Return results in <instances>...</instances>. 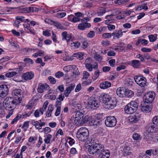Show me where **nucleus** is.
I'll return each instance as SVG.
<instances>
[{
    "label": "nucleus",
    "mask_w": 158,
    "mask_h": 158,
    "mask_svg": "<svg viewBox=\"0 0 158 158\" xmlns=\"http://www.w3.org/2000/svg\"><path fill=\"white\" fill-rule=\"evenodd\" d=\"M91 144L88 149L90 154L96 155L100 154L102 152L103 147L101 144L96 143L95 142H93Z\"/></svg>",
    "instance_id": "1"
},
{
    "label": "nucleus",
    "mask_w": 158,
    "mask_h": 158,
    "mask_svg": "<svg viewBox=\"0 0 158 158\" xmlns=\"http://www.w3.org/2000/svg\"><path fill=\"white\" fill-rule=\"evenodd\" d=\"M89 132L88 129L85 127L80 128L77 133V139L81 142H85L89 137Z\"/></svg>",
    "instance_id": "2"
},
{
    "label": "nucleus",
    "mask_w": 158,
    "mask_h": 158,
    "mask_svg": "<svg viewBox=\"0 0 158 158\" xmlns=\"http://www.w3.org/2000/svg\"><path fill=\"white\" fill-rule=\"evenodd\" d=\"M138 106V103L135 101H131L125 107L124 111L127 114L133 113L137 110Z\"/></svg>",
    "instance_id": "3"
},
{
    "label": "nucleus",
    "mask_w": 158,
    "mask_h": 158,
    "mask_svg": "<svg viewBox=\"0 0 158 158\" xmlns=\"http://www.w3.org/2000/svg\"><path fill=\"white\" fill-rule=\"evenodd\" d=\"M19 104V102H16L15 100H12L11 98L7 97L3 101V106L7 110L14 107V105Z\"/></svg>",
    "instance_id": "4"
},
{
    "label": "nucleus",
    "mask_w": 158,
    "mask_h": 158,
    "mask_svg": "<svg viewBox=\"0 0 158 158\" xmlns=\"http://www.w3.org/2000/svg\"><path fill=\"white\" fill-rule=\"evenodd\" d=\"M155 97V93L152 91L146 93L143 97V102L151 104Z\"/></svg>",
    "instance_id": "5"
},
{
    "label": "nucleus",
    "mask_w": 158,
    "mask_h": 158,
    "mask_svg": "<svg viewBox=\"0 0 158 158\" xmlns=\"http://www.w3.org/2000/svg\"><path fill=\"white\" fill-rule=\"evenodd\" d=\"M12 94L17 97H15V99L14 100L16 102H19V104L21 102L22 98H23V94L22 91L20 89H16L13 90Z\"/></svg>",
    "instance_id": "6"
},
{
    "label": "nucleus",
    "mask_w": 158,
    "mask_h": 158,
    "mask_svg": "<svg viewBox=\"0 0 158 158\" xmlns=\"http://www.w3.org/2000/svg\"><path fill=\"white\" fill-rule=\"evenodd\" d=\"M134 79L137 84L141 87L145 86L146 83V79L143 77L135 76Z\"/></svg>",
    "instance_id": "7"
},
{
    "label": "nucleus",
    "mask_w": 158,
    "mask_h": 158,
    "mask_svg": "<svg viewBox=\"0 0 158 158\" xmlns=\"http://www.w3.org/2000/svg\"><path fill=\"white\" fill-rule=\"evenodd\" d=\"M152 107L151 104L143 102L141 104V110L144 113H148L151 110Z\"/></svg>",
    "instance_id": "8"
},
{
    "label": "nucleus",
    "mask_w": 158,
    "mask_h": 158,
    "mask_svg": "<svg viewBox=\"0 0 158 158\" xmlns=\"http://www.w3.org/2000/svg\"><path fill=\"white\" fill-rule=\"evenodd\" d=\"M8 88L6 85L0 86V97L3 98L6 96L8 93Z\"/></svg>",
    "instance_id": "9"
},
{
    "label": "nucleus",
    "mask_w": 158,
    "mask_h": 158,
    "mask_svg": "<svg viewBox=\"0 0 158 158\" xmlns=\"http://www.w3.org/2000/svg\"><path fill=\"white\" fill-rule=\"evenodd\" d=\"M140 118V115L139 114L135 113L130 116L128 118V119L131 123H136Z\"/></svg>",
    "instance_id": "10"
},
{
    "label": "nucleus",
    "mask_w": 158,
    "mask_h": 158,
    "mask_svg": "<svg viewBox=\"0 0 158 158\" xmlns=\"http://www.w3.org/2000/svg\"><path fill=\"white\" fill-rule=\"evenodd\" d=\"M99 99L102 100V102L106 105L105 107H108V102H109V94L105 93H102L99 97Z\"/></svg>",
    "instance_id": "11"
},
{
    "label": "nucleus",
    "mask_w": 158,
    "mask_h": 158,
    "mask_svg": "<svg viewBox=\"0 0 158 158\" xmlns=\"http://www.w3.org/2000/svg\"><path fill=\"white\" fill-rule=\"evenodd\" d=\"M49 86L46 84H43L41 83L39 84L37 88V91L38 93H41L43 92L44 90H47L49 89Z\"/></svg>",
    "instance_id": "12"
},
{
    "label": "nucleus",
    "mask_w": 158,
    "mask_h": 158,
    "mask_svg": "<svg viewBox=\"0 0 158 158\" xmlns=\"http://www.w3.org/2000/svg\"><path fill=\"white\" fill-rule=\"evenodd\" d=\"M34 77V74L32 72H27L22 75V78L26 81L32 79Z\"/></svg>",
    "instance_id": "13"
},
{
    "label": "nucleus",
    "mask_w": 158,
    "mask_h": 158,
    "mask_svg": "<svg viewBox=\"0 0 158 158\" xmlns=\"http://www.w3.org/2000/svg\"><path fill=\"white\" fill-rule=\"evenodd\" d=\"M117 101L115 98L111 97L109 98V110H112L117 105Z\"/></svg>",
    "instance_id": "14"
},
{
    "label": "nucleus",
    "mask_w": 158,
    "mask_h": 158,
    "mask_svg": "<svg viewBox=\"0 0 158 158\" xmlns=\"http://www.w3.org/2000/svg\"><path fill=\"white\" fill-rule=\"evenodd\" d=\"M45 21L48 23L52 25H54L58 28H60L62 29L63 27L61 24L57 22L52 21L50 19H46L45 20Z\"/></svg>",
    "instance_id": "15"
},
{
    "label": "nucleus",
    "mask_w": 158,
    "mask_h": 158,
    "mask_svg": "<svg viewBox=\"0 0 158 158\" xmlns=\"http://www.w3.org/2000/svg\"><path fill=\"white\" fill-rule=\"evenodd\" d=\"M75 87V85L71 84L69 85V86L66 88L64 93V94L66 97H68L69 94L70 93L72 90L74 89Z\"/></svg>",
    "instance_id": "16"
},
{
    "label": "nucleus",
    "mask_w": 158,
    "mask_h": 158,
    "mask_svg": "<svg viewBox=\"0 0 158 158\" xmlns=\"http://www.w3.org/2000/svg\"><path fill=\"white\" fill-rule=\"evenodd\" d=\"M88 105L92 109H94V108L98 107L99 106V103L94 98L93 100H91L88 103Z\"/></svg>",
    "instance_id": "17"
},
{
    "label": "nucleus",
    "mask_w": 158,
    "mask_h": 158,
    "mask_svg": "<svg viewBox=\"0 0 158 158\" xmlns=\"http://www.w3.org/2000/svg\"><path fill=\"white\" fill-rule=\"evenodd\" d=\"M123 33L122 30H119L117 33H113L112 34L109 33V38L112 36H113L114 39H118L123 35Z\"/></svg>",
    "instance_id": "18"
},
{
    "label": "nucleus",
    "mask_w": 158,
    "mask_h": 158,
    "mask_svg": "<svg viewBox=\"0 0 158 158\" xmlns=\"http://www.w3.org/2000/svg\"><path fill=\"white\" fill-rule=\"evenodd\" d=\"M110 12L111 13L109 15V19H111V20H114L115 18V16L119 13V11L116 9L109 10Z\"/></svg>",
    "instance_id": "19"
},
{
    "label": "nucleus",
    "mask_w": 158,
    "mask_h": 158,
    "mask_svg": "<svg viewBox=\"0 0 158 158\" xmlns=\"http://www.w3.org/2000/svg\"><path fill=\"white\" fill-rule=\"evenodd\" d=\"M83 117V115L82 113L80 112H77L75 114V118L74 123L75 124H77L78 123H79L81 119Z\"/></svg>",
    "instance_id": "20"
},
{
    "label": "nucleus",
    "mask_w": 158,
    "mask_h": 158,
    "mask_svg": "<svg viewBox=\"0 0 158 158\" xmlns=\"http://www.w3.org/2000/svg\"><path fill=\"white\" fill-rule=\"evenodd\" d=\"M91 25L89 23L83 22L79 24L78 26V28L81 30H84L85 29L90 27Z\"/></svg>",
    "instance_id": "21"
},
{
    "label": "nucleus",
    "mask_w": 158,
    "mask_h": 158,
    "mask_svg": "<svg viewBox=\"0 0 158 158\" xmlns=\"http://www.w3.org/2000/svg\"><path fill=\"white\" fill-rule=\"evenodd\" d=\"M116 118L114 116H109V127L115 126L116 125Z\"/></svg>",
    "instance_id": "22"
},
{
    "label": "nucleus",
    "mask_w": 158,
    "mask_h": 158,
    "mask_svg": "<svg viewBox=\"0 0 158 158\" xmlns=\"http://www.w3.org/2000/svg\"><path fill=\"white\" fill-rule=\"evenodd\" d=\"M62 35L63 36L62 40H66L67 42H68L70 40L71 38V35L70 34H67L66 31H64L62 33Z\"/></svg>",
    "instance_id": "23"
},
{
    "label": "nucleus",
    "mask_w": 158,
    "mask_h": 158,
    "mask_svg": "<svg viewBox=\"0 0 158 158\" xmlns=\"http://www.w3.org/2000/svg\"><path fill=\"white\" fill-rule=\"evenodd\" d=\"M129 1V0H109V3L110 4L114 3L115 4L120 5L127 3Z\"/></svg>",
    "instance_id": "24"
},
{
    "label": "nucleus",
    "mask_w": 158,
    "mask_h": 158,
    "mask_svg": "<svg viewBox=\"0 0 158 158\" xmlns=\"http://www.w3.org/2000/svg\"><path fill=\"white\" fill-rule=\"evenodd\" d=\"M134 95V92L128 89L125 90L124 95L126 97L131 98Z\"/></svg>",
    "instance_id": "25"
},
{
    "label": "nucleus",
    "mask_w": 158,
    "mask_h": 158,
    "mask_svg": "<svg viewBox=\"0 0 158 158\" xmlns=\"http://www.w3.org/2000/svg\"><path fill=\"white\" fill-rule=\"evenodd\" d=\"M157 128L156 126L152 124H149L148 125V132L153 133L157 131Z\"/></svg>",
    "instance_id": "26"
},
{
    "label": "nucleus",
    "mask_w": 158,
    "mask_h": 158,
    "mask_svg": "<svg viewBox=\"0 0 158 158\" xmlns=\"http://www.w3.org/2000/svg\"><path fill=\"white\" fill-rule=\"evenodd\" d=\"M131 153L130 147L127 146L124 148L123 149V154L124 156H127L130 155Z\"/></svg>",
    "instance_id": "27"
},
{
    "label": "nucleus",
    "mask_w": 158,
    "mask_h": 158,
    "mask_svg": "<svg viewBox=\"0 0 158 158\" xmlns=\"http://www.w3.org/2000/svg\"><path fill=\"white\" fill-rule=\"evenodd\" d=\"M99 157L100 158H109V150H103L100 154Z\"/></svg>",
    "instance_id": "28"
},
{
    "label": "nucleus",
    "mask_w": 158,
    "mask_h": 158,
    "mask_svg": "<svg viewBox=\"0 0 158 158\" xmlns=\"http://www.w3.org/2000/svg\"><path fill=\"white\" fill-rule=\"evenodd\" d=\"M90 59V58H87L85 61V62L86 63L85 64V67L89 71H92L93 69V67L92 65L90 63H89L88 62L89 61Z\"/></svg>",
    "instance_id": "29"
},
{
    "label": "nucleus",
    "mask_w": 158,
    "mask_h": 158,
    "mask_svg": "<svg viewBox=\"0 0 158 158\" xmlns=\"http://www.w3.org/2000/svg\"><path fill=\"white\" fill-rule=\"evenodd\" d=\"M100 88L103 89H107L109 87V82L108 81H105L101 83L100 84Z\"/></svg>",
    "instance_id": "30"
},
{
    "label": "nucleus",
    "mask_w": 158,
    "mask_h": 158,
    "mask_svg": "<svg viewBox=\"0 0 158 158\" xmlns=\"http://www.w3.org/2000/svg\"><path fill=\"white\" fill-rule=\"evenodd\" d=\"M84 55V54L83 53L78 52L74 54L73 56L76 57L77 59L79 60H82L83 58Z\"/></svg>",
    "instance_id": "31"
},
{
    "label": "nucleus",
    "mask_w": 158,
    "mask_h": 158,
    "mask_svg": "<svg viewBox=\"0 0 158 158\" xmlns=\"http://www.w3.org/2000/svg\"><path fill=\"white\" fill-rule=\"evenodd\" d=\"M140 65L139 60H133L132 62L131 65L134 68H138Z\"/></svg>",
    "instance_id": "32"
},
{
    "label": "nucleus",
    "mask_w": 158,
    "mask_h": 158,
    "mask_svg": "<svg viewBox=\"0 0 158 158\" xmlns=\"http://www.w3.org/2000/svg\"><path fill=\"white\" fill-rule=\"evenodd\" d=\"M45 138L44 139V141L45 143L48 144L50 143L51 139L52 137V135L50 134L46 135L45 136Z\"/></svg>",
    "instance_id": "33"
},
{
    "label": "nucleus",
    "mask_w": 158,
    "mask_h": 158,
    "mask_svg": "<svg viewBox=\"0 0 158 158\" xmlns=\"http://www.w3.org/2000/svg\"><path fill=\"white\" fill-rule=\"evenodd\" d=\"M124 91L122 90L120 88H119L117 89L116 93L119 97H123V93L124 94Z\"/></svg>",
    "instance_id": "34"
},
{
    "label": "nucleus",
    "mask_w": 158,
    "mask_h": 158,
    "mask_svg": "<svg viewBox=\"0 0 158 158\" xmlns=\"http://www.w3.org/2000/svg\"><path fill=\"white\" fill-rule=\"evenodd\" d=\"M32 124L35 126V128L38 129H41L40 124L37 121L33 120L32 121Z\"/></svg>",
    "instance_id": "35"
},
{
    "label": "nucleus",
    "mask_w": 158,
    "mask_h": 158,
    "mask_svg": "<svg viewBox=\"0 0 158 158\" xmlns=\"http://www.w3.org/2000/svg\"><path fill=\"white\" fill-rule=\"evenodd\" d=\"M72 68L73 70V74L76 75H79L80 74V73L79 72L78 68L75 65H72Z\"/></svg>",
    "instance_id": "36"
},
{
    "label": "nucleus",
    "mask_w": 158,
    "mask_h": 158,
    "mask_svg": "<svg viewBox=\"0 0 158 158\" xmlns=\"http://www.w3.org/2000/svg\"><path fill=\"white\" fill-rule=\"evenodd\" d=\"M24 134L22 133V134L19 135H18L16 138L15 140V143H18L21 141L22 137L24 136Z\"/></svg>",
    "instance_id": "37"
},
{
    "label": "nucleus",
    "mask_w": 158,
    "mask_h": 158,
    "mask_svg": "<svg viewBox=\"0 0 158 158\" xmlns=\"http://www.w3.org/2000/svg\"><path fill=\"white\" fill-rule=\"evenodd\" d=\"M18 73L15 72H11L6 73V76L7 77H12L16 75Z\"/></svg>",
    "instance_id": "38"
},
{
    "label": "nucleus",
    "mask_w": 158,
    "mask_h": 158,
    "mask_svg": "<svg viewBox=\"0 0 158 158\" xmlns=\"http://www.w3.org/2000/svg\"><path fill=\"white\" fill-rule=\"evenodd\" d=\"M105 12V9L104 8H102L98 10L97 14L98 16H101L103 15Z\"/></svg>",
    "instance_id": "39"
},
{
    "label": "nucleus",
    "mask_w": 158,
    "mask_h": 158,
    "mask_svg": "<svg viewBox=\"0 0 158 158\" xmlns=\"http://www.w3.org/2000/svg\"><path fill=\"white\" fill-rule=\"evenodd\" d=\"M100 73V71L99 70H97L94 72V75L93 77V78L94 80H96L97 79Z\"/></svg>",
    "instance_id": "40"
},
{
    "label": "nucleus",
    "mask_w": 158,
    "mask_h": 158,
    "mask_svg": "<svg viewBox=\"0 0 158 158\" xmlns=\"http://www.w3.org/2000/svg\"><path fill=\"white\" fill-rule=\"evenodd\" d=\"M80 43L78 41H76L71 43V45L72 47H74L75 48H78L80 45Z\"/></svg>",
    "instance_id": "41"
},
{
    "label": "nucleus",
    "mask_w": 158,
    "mask_h": 158,
    "mask_svg": "<svg viewBox=\"0 0 158 158\" xmlns=\"http://www.w3.org/2000/svg\"><path fill=\"white\" fill-rule=\"evenodd\" d=\"M94 57L98 61H100L102 59V57L100 55L96 53L94 54Z\"/></svg>",
    "instance_id": "42"
},
{
    "label": "nucleus",
    "mask_w": 158,
    "mask_h": 158,
    "mask_svg": "<svg viewBox=\"0 0 158 158\" xmlns=\"http://www.w3.org/2000/svg\"><path fill=\"white\" fill-rule=\"evenodd\" d=\"M48 79L51 84H54L56 83V79L52 76L49 77Z\"/></svg>",
    "instance_id": "43"
},
{
    "label": "nucleus",
    "mask_w": 158,
    "mask_h": 158,
    "mask_svg": "<svg viewBox=\"0 0 158 158\" xmlns=\"http://www.w3.org/2000/svg\"><path fill=\"white\" fill-rule=\"evenodd\" d=\"M90 75L86 71H84L83 73V79L87 80Z\"/></svg>",
    "instance_id": "44"
},
{
    "label": "nucleus",
    "mask_w": 158,
    "mask_h": 158,
    "mask_svg": "<svg viewBox=\"0 0 158 158\" xmlns=\"http://www.w3.org/2000/svg\"><path fill=\"white\" fill-rule=\"evenodd\" d=\"M21 115L19 114H18L16 117L12 121L11 123L12 124H13L17 122L18 120L20 119V118H21Z\"/></svg>",
    "instance_id": "45"
},
{
    "label": "nucleus",
    "mask_w": 158,
    "mask_h": 158,
    "mask_svg": "<svg viewBox=\"0 0 158 158\" xmlns=\"http://www.w3.org/2000/svg\"><path fill=\"white\" fill-rule=\"evenodd\" d=\"M66 15V13L65 12L58 13L57 14L56 16L57 17L61 18L64 17Z\"/></svg>",
    "instance_id": "46"
},
{
    "label": "nucleus",
    "mask_w": 158,
    "mask_h": 158,
    "mask_svg": "<svg viewBox=\"0 0 158 158\" xmlns=\"http://www.w3.org/2000/svg\"><path fill=\"white\" fill-rule=\"evenodd\" d=\"M64 98V96L61 94L59 95V97L56 98L57 101L56 102H60L62 101Z\"/></svg>",
    "instance_id": "47"
},
{
    "label": "nucleus",
    "mask_w": 158,
    "mask_h": 158,
    "mask_svg": "<svg viewBox=\"0 0 158 158\" xmlns=\"http://www.w3.org/2000/svg\"><path fill=\"white\" fill-rule=\"evenodd\" d=\"M152 122L154 125L156 126L158 125V116H155L152 119Z\"/></svg>",
    "instance_id": "48"
},
{
    "label": "nucleus",
    "mask_w": 158,
    "mask_h": 158,
    "mask_svg": "<svg viewBox=\"0 0 158 158\" xmlns=\"http://www.w3.org/2000/svg\"><path fill=\"white\" fill-rule=\"evenodd\" d=\"M55 114L56 116H58L59 115L61 111V107L60 106H57Z\"/></svg>",
    "instance_id": "49"
},
{
    "label": "nucleus",
    "mask_w": 158,
    "mask_h": 158,
    "mask_svg": "<svg viewBox=\"0 0 158 158\" xmlns=\"http://www.w3.org/2000/svg\"><path fill=\"white\" fill-rule=\"evenodd\" d=\"M132 137L133 139L135 140H139L141 139L140 135L137 133L133 134Z\"/></svg>",
    "instance_id": "50"
},
{
    "label": "nucleus",
    "mask_w": 158,
    "mask_h": 158,
    "mask_svg": "<svg viewBox=\"0 0 158 158\" xmlns=\"http://www.w3.org/2000/svg\"><path fill=\"white\" fill-rule=\"evenodd\" d=\"M67 141L69 140V143L70 145H72L73 144H74L75 143V141L73 138H72L68 137L67 138Z\"/></svg>",
    "instance_id": "51"
},
{
    "label": "nucleus",
    "mask_w": 158,
    "mask_h": 158,
    "mask_svg": "<svg viewBox=\"0 0 158 158\" xmlns=\"http://www.w3.org/2000/svg\"><path fill=\"white\" fill-rule=\"evenodd\" d=\"M114 48L110 47H109V56H114L115 55V53L114 51H112Z\"/></svg>",
    "instance_id": "52"
},
{
    "label": "nucleus",
    "mask_w": 158,
    "mask_h": 158,
    "mask_svg": "<svg viewBox=\"0 0 158 158\" xmlns=\"http://www.w3.org/2000/svg\"><path fill=\"white\" fill-rule=\"evenodd\" d=\"M115 59H112L109 60V64L112 67H114L115 66Z\"/></svg>",
    "instance_id": "53"
},
{
    "label": "nucleus",
    "mask_w": 158,
    "mask_h": 158,
    "mask_svg": "<svg viewBox=\"0 0 158 158\" xmlns=\"http://www.w3.org/2000/svg\"><path fill=\"white\" fill-rule=\"evenodd\" d=\"M55 75L56 77L60 78L64 76V73L61 72L59 71L56 73Z\"/></svg>",
    "instance_id": "54"
},
{
    "label": "nucleus",
    "mask_w": 158,
    "mask_h": 158,
    "mask_svg": "<svg viewBox=\"0 0 158 158\" xmlns=\"http://www.w3.org/2000/svg\"><path fill=\"white\" fill-rule=\"evenodd\" d=\"M47 98L48 99H50L52 100H54L55 99L56 97L54 95H48L47 96Z\"/></svg>",
    "instance_id": "55"
},
{
    "label": "nucleus",
    "mask_w": 158,
    "mask_h": 158,
    "mask_svg": "<svg viewBox=\"0 0 158 158\" xmlns=\"http://www.w3.org/2000/svg\"><path fill=\"white\" fill-rule=\"evenodd\" d=\"M95 35L94 32V31H90L87 34V37L91 38L94 37Z\"/></svg>",
    "instance_id": "56"
},
{
    "label": "nucleus",
    "mask_w": 158,
    "mask_h": 158,
    "mask_svg": "<svg viewBox=\"0 0 158 158\" xmlns=\"http://www.w3.org/2000/svg\"><path fill=\"white\" fill-rule=\"evenodd\" d=\"M45 134H47L51 131V129L48 127H46L43 128Z\"/></svg>",
    "instance_id": "57"
},
{
    "label": "nucleus",
    "mask_w": 158,
    "mask_h": 158,
    "mask_svg": "<svg viewBox=\"0 0 158 158\" xmlns=\"http://www.w3.org/2000/svg\"><path fill=\"white\" fill-rule=\"evenodd\" d=\"M25 17L23 16H17L16 17V19L19 20H20L21 21L23 22H25Z\"/></svg>",
    "instance_id": "58"
},
{
    "label": "nucleus",
    "mask_w": 158,
    "mask_h": 158,
    "mask_svg": "<svg viewBox=\"0 0 158 158\" xmlns=\"http://www.w3.org/2000/svg\"><path fill=\"white\" fill-rule=\"evenodd\" d=\"M148 38L150 42H154L156 40V38L153 35H149Z\"/></svg>",
    "instance_id": "59"
},
{
    "label": "nucleus",
    "mask_w": 158,
    "mask_h": 158,
    "mask_svg": "<svg viewBox=\"0 0 158 158\" xmlns=\"http://www.w3.org/2000/svg\"><path fill=\"white\" fill-rule=\"evenodd\" d=\"M126 68V66L123 65H120L116 68L117 71H119L122 69H124Z\"/></svg>",
    "instance_id": "60"
},
{
    "label": "nucleus",
    "mask_w": 158,
    "mask_h": 158,
    "mask_svg": "<svg viewBox=\"0 0 158 158\" xmlns=\"http://www.w3.org/2000/svg\"><path fill=\"white\" fill-rule=\"evenodd\" d=\"M91 80H88L87 81H83L82 84L84 85H90L91 82Z\"/></svg>",
    "instance_id": "61"
},
{
    "label": "nucleus",
    "mask_w": 158,
    "mask_h": 158,
    "mask_svg": "<svg viewBox=\"0 0 158 158\" xmlns=\"http://www.w3.org/2000/svg\"><path fill=\"white\" fill-rule=\"evenodd\" d=\"M50 31L46 30L43 31V35L46 36H49L51 35V33H50Z\"/></svg>",
    "instance_id": "62"
},
{
    "label": "nucleus",
    "mask_w": 158,
    "mask_h": 158,
    "mask_svg": "<svg viewBox=\"0 0 158 158\" xmlns=\"http://www.w3.org/2000/svg\"><path fill=\"white\" fill-rule=\"evenodd\" d=\"M81 84L79 83L77 85L75 89V91L76 92H79L81 89Z\"/></svg>",
    "instance_id": "63"
},
{
    "label": "nucleus",
    "mask_w": 158,
    "mask_h": 158,
    "mask_svg": "<svg viewBox=\"0 0 158 158\" xmlns=\"http://www.w3.org/2000/svg\"><path fill=\"white\" fill-rule=\"evenodd\" d=\"M99 122L97 120H92L91 122V124L94 126H97L99 124Z\"/></svg>",
    "instance_id": "64"
}]
</instances>
